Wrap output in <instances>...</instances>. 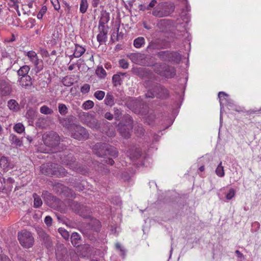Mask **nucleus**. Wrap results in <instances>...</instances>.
Returning <instances> with one entry per match:
<instances>
[{"label":"nucleus","instance_id":"nucleus-1","mask_svg":"<svg viewBox=\"0 0 261 261\" xmlns=\"http://www.w3.org/2000/svg\"><path fill=\"white\" fill-rule=\"evenodd\" d=\"M41 171L43 174L47 175L64 176L66 174L65 169L62 167L57 164L50 163L42 165L41 167Z\"/></svg>","mask_w":261,"mask_h":261},{"label":"nucleus","instance_id":"nucleus-2","mask_svg":"<svg viewBox=\"0 0 261 261\" xmlns=\"http://www.w3.org/2000/svg\"><path fill=\"white\" fill-rule=\"evenodd\" d=\"M93 149L95 153L98 156H103L107 155L116 156L118 154V151L116 149L111 147L107 144L97 143L94 145Z\"/></svg>","mask_w":261,"mask_h":261},{"label":"nucleus","instance_id":"nucleus-3","mask_svg":"<svg viewBox=\"0 0 261 261\" xmlns=\"http://www.w3.org/2000/svg\"><path fill=\"white\" fill-rule=\"evenodd\" d=\"M18 240L24 248L32 247L34 243V239L32 233L27 230H22L18 233Z\"/></svg>","mask_w":261,"mask_h":261},{"label":"nucleus","instance_id":"nucleus-4","mask_svg":"<svg viewBox=\"0 0 261 261\" xmlns=\"http://www.w3.org/2000/svg\"><path fill=\"white\" fill-rule=\"evenodd\" d=\"M24 55L27 56L29 61L34 65V70L37 73L43 69V62L39 59L37 53L33 50L24 51Z\"/></svg>","mask_w":261,"mask_h":261},{"label":"nucleus","instance_id":"nucleus-5","mask_svg":"<svg viewBox=\"0 0 261 261\" xmlns=\"http://www.w3.org/2000/svg\"><path fill=\"white\" fill-rule=\"evenodd\" d=\"M71 129V136L76 140H86L89 137V133L86 129L80 125H72Z\"/></svg>","mask_w":261,"mask_h":261},{"label":"nucleus","instance_id":"nucleus-6","mask_svg":"<svg viewBox=\"0 0 261 261\" xmlns=\"http://www.w3.org/2000/svg\"><path fill=\"white\" fill-rule=\"evenodd\" d=\"M43 140L44 144L49 147L58 145L60 142L59 135L54 132H51L43 135Z\"/></svg>","mask_w":261,"mask_h":261},{"label":"nucleus","instance_id":"nucleus-7","mask_svg":"<svg viewBox=\"0 0 261 261\" xmlns=\"http://www.w3.org/2000/svg\"><path fill=\"white\" fill-rule=\"evenodd\" d=\"M172 11L168 10L167 6L161 3L154 8L152 14L155 17L161 18L169 16Z\"/></svg>","mask_w":261,"mask_h":261},{"label":"nucleus","instance_id":"nucleus-8","mask_svg":"<svg viewBox=\"0 0 261 261\" xmlns=\"http://www.w3.org/2000/svg\"><path fill=\"white\" fill-rule=\"evenodd\" d=\"M133 128L132 121L129 119L127 124L120 123L119 124V132L124 138H128L130 136V130Z\"/></svg>","mask_w":261,"mask_h":261},{"label":"nucleus","instance_id":"nucleus-9","mask_svg":"<svg viewBox=\"0 0 261 261\" xmlns=\"http://www.w3.org/2000/svg\"><path fill=\"white\" fill-rule=\"evenodd\" d=\"M129 59L134 63L142 65L145 64L146 55L141 53H132L127 55Z\"/></svg>","mask_w":261,"mask_h":261},{"label":"nucleus","instance_id":"nucleus-10","mask_svg":"<svg viewBox=\"0 0 261 261\" xmlns=\"http://www.w3.org/2000/svg\"><path fill=\"white\" fill-rule=\"evenodd\" d=\"M0 166L5 171H8L14 167V164L11 162L5 156H2L0 159Z\"/></svg>","mask_w":261,"mask_h":261},{"label":"nucleus","instance_id":"nucleus-11","mask_svg":"<svg viewBox=\"0 0 261 261\" xmlns=\"http://www.w3.org/2000/svg\"><path fill=\"white\" fill-rule=\"evenodd\" d=\"M110 20L109 13L106 10H102L100 13V18L99 21V27L104 28L105 24L108 22Z\"/></svg>","mask_w":261,"mask_h":261},{"label":"nucleus","instance_id":"nucleus-12","mask_svg":"<svg viewBox=\"0 0 261 261\" xmlns=\"http://www.w3.org/2000/svg\"><path fill=\"white\" fill-rule=\"evenodd\" d=\"M21 86L28 87L31 86L32 84V78L30 75L21 76L18 80Z\"/></svg>","mask_w":261,"mask_h":261},{"label":"nucleus","instance_id":"nucleus-13","mask_svg":"<svg viewBox=\"0 0 261 261\" xmlns=\"http://www.w3.org/2000/svg\"><path fill=\"white\" fill-rule=\"evenodd\" d=\"M155 89H156V90L158 91H159V90L163 91L164 93L166 94V95L162 96V95L160 94L159 93H158L156 91H153V92H152L151 91H149L146 94V96L147 97H149V98H153L155 96L158 97H166L168 95L167 91L166 90V89H162L161 88H159V87H156Z\"/></svg>","mask_w":261,"mask_h":261},{"label":"nucleus","instance_id":"nucleus-14","mask_svg":"<svg viewBox=\"0 0 261 261\" xmlns=\"http://www.w3.org/2000/svg\"><path fill=\"white\" fill-rule=\"evenodd\" d=\"M85 51V48L82 46L75 44L74 53L71 57L73 56L75 58H79L83 55Z\"/></svg>","mask_w":261,"mask_h":261},{"label":"nucleus","instance_id":"nucleus-15","mask_svg":"<svg viewBox=\"0 0 261 261\" xmlns=\"http://www.w3.org/2000/svg\"><path fill=\"white\" fill-rule=\"evenodd\" d=\"M107 39V32L105 30L104 28H102L99 33L97 36V41L100 44L105 42Z\"/></svg>","mask_w":261,"mask_h":261},{"label":"nucleus","instance_id":"nucleus-16","mask_svg":"<svg viewBox=\"0 0 261 261\" xmlns=\"http://www.w3.org/2000/svg\"><path fill=\"white\" fill-rule=\"evenodd\" d=\"M30 70V67L29 65H23L17 71V74L19 76H24L29 75L28 74Z\"/></svg>","mask_w":261,"mask_h":261},{"label":"nucleus","instance_id":"nucleus-17","mask_svg":"<svg viewBox=\"0 0 261 261\" xmlns=\"http://www.w3.org/2000/svg\"><path fill=\"white\" fill-rule=\"evenodd\" d=\"M145 39L143 37H139L134 41V46L137 48H140L145 44Z\"/></svg>","mask_w":261,"mask_h":261},{"label":"nucleus","instance_id":"nucleus-18","mask_svg":"<svg viewBox=\"0 0 261 261\" xmlns=\"http://www.w3.org/2000/svg\"><path fill=\"white\" fill-rule=\"evenodd\" d=\"M11 88L10 85L4 84L1 87V94L4 96L9 95L11 92Z\"/></svg>","mask_w":261,"mask_h":261},{"label":"nucleus","instance_id":"nucleus-19","mask_svg":"<svg viewBox=\"0 0 261 261\" xmlns=\"http://www.w3.org/2000/svg\"><path fill=\"white\" fill-rule=\"evenodd\" d=\"M9 108L14 111H17L19 109L18 103L15 100L11 99L8 102Z\"/></svg>","mask_w":261,"mask_h":261},{"label":"nucleus","instance_id":"nucleus-20","mask_svg":"<svg viewBox=\"0 0 261 261\" xmlns=\"http://www.w3.org/2000/svg\"><path fill=\"white\" fill-rule=\"evenodd\" d=\"M37 112L35 110L30 108L27 111L25 117L30 120H33L37 116Z\"/></svg>","mask_w":261,"mask_h":261},{"label":"nucleus","instance_id":"nucleus-21","mask_svg":"<svg viewBox=\"0 0 261 261\" xmlns=\"http://www.w3.org/2000/svg\"><path fill=\"white\" fill-rule=\"evenodd\" d=\"M168 56L171 61L176 63H178L181 59L179 54L176 52L170 53L168 54Z\"/></svg>","mask_w":261,"mask_h":261},{"label":"nucleus","instance_id":"nucleus-22","mask_svg":"<svg viewBox=\"0 0 261 261\" xmlns=\"http://www.w3.org/2000/svg\"><path fill=\"white\" fill-rule=\"evenodd\" d=\"M34 206L35 207H39L42 204V201L41 198L36 193L33 194Z\"/></svg>","mask_w":261,"mask_h":261},{"label":"nucleus","instance_id":"nucleus-23","mask_svg":"<svg viewBox=\"0 0 261 261\" xmlns=\"http://www.w3.org/2000/svg\"><path fill=\"white\" fill-rule=\"evenodd\" d=\"M37 233L41 239L44 241H48L49 236L42 228H38L37 229Z\"/></svg>","mask_w":261,"mask_h":261},{"label":"nucleus","instance_id":"nucleus-24","mask_svg":"<svg viewBox=\"0 0 261 261\" xmlns=\"http://www.w3.org/2000/svg\"><path fill=\"white\" fill-rule=\"evenodd\" d=\"M80 240V237L78 233L77 232H73L72 233L71 237V241L72 244L74 246L79 245V241Z\"/></svg>","mask_w":261,"mask_h":261},{"label":"nucleus","instance_id":"nucleus-25","mask_svg":"<svg viewBox=\"0 0 261 261\" xmlns=\"http://www.w3.org/2000/svg\"><path fill=\"white\" fill-rule=\"evenodd\" d=\"M40 111L42 114L45 115H50L53 113V110L45 105L40 108Z\"/></svg>","mask_w":261,"mask_h":261},{"label":"nucleus","instance_id":"nucleus-26","mask_svg":"<svg viewBox=\"0 0 261 261\" xmlns=\"http://www.w3.org/2000/svg\"><path fill=\"white\" fill-rule=\"evenodd\" d=\"M58 109L61 115H65L68 113V109L65 104L59 103L58 105Z\"/></svg>","mask_w":261,"mask_h":261},{"label":"nucleus","instance_id":"nucleus-27","mask_svg":"<svg viewBox=\"0 0 261 261\" xmlns=\"http://www.w3.org/2000/svg\"><path fill=\"white\" fill-rule=\"evenodd\" d=\"M215 172L216 174L220 177H222L224 176V168L222 166V162H220V163L219 164L216 169Z\"/></svg>","mask_w":261,"mask_h":261},{"label":"nucleus","instance_id":"nucleus-28","mask_svg":"<svg viewBox=\"0 0 261 261\" xmlns=\"http://www.w3.org/2000/svg\"><path fill=\"white\" fill-rule=\"evenodd\" d=\"M88 8L87 0H81L80 10L82 13H85Z\"/></svg>","mask_w":261,"mask_h":261},{"label":"nucleus","instance_id":"nucleus-29","mask_svg":"<svg viewBox=\"0 0 261 261\" xmlns=\"http://www.w3.org/2000/svg\"><path fill=\"white\" fill-rule=\"evenodd\" d=\"M14 129L16 132L21 134L24 130V127L22 123H18L14 126Z\"/></svg>","mask_w":261,"mask_h":261},{"label":"nucleus","instance_id":"nucleus-30","mask_svg":"<svg viewBox=\"0 0 261 261\" xmlns=\"http://www.w3.org/2000/svg\"><path fill=\"white\" fill-rule=\"evenodd\" d=\"M105 103L107 105L112 106L114 103V99L113 96L107 94L105 99Z\"/></svg>","mask_w":261,"mask_h":261},{"label":"nucleus","instance_id":"nucleus-31","mask_svg":"<svg viewBox=\"0 0 261 261\" xmlns=\"http://www.w3.org/2000/svg\"><path fill=\"white\" fill-rule=\"evenodd\" d=\"M94 106V102L91 100H87L83 105V108L85 110H89L92 108Z\"/></svg>","mask_w":261,"mask_h":261},{"label":"nucleus","instance_id":"nucleus-32","mask_svg":"<svg viewBox=\"0 0 261 261\" xmlns=\"http://www.w3.org/2000/svg\"><path fill=\"white\" fill-rule=\"evenodd\" d=\"M71 208L75 212L77 213H81L80 212V207L81 205L76 202L73 201L71 202L70 204ZM82 215L81 214H80Z\"/></svg>","mask_w":261,"mask_h":261},{"label":"nucleus","instance_id":"nucleus-33","mask_svg":"<svg viewBox=\"0 0 261 261\" xmlns=\"http://www.w3.org/2000/svg\"><path fill=\"white\" fill-rule=\"evenodd\" d=\"M94 96L98 100H102L105 95V93L103 91H97L94 93Z\"/></svg>","mask_w":261,"mask_h":261},{"label":"nucleus","instance_id":"nucleus-34","mask_svg":"<svg viewBox=\"0 0 261 261\" xmlns=\"http://www.w3.org/2000/svg\"><path fill=\"white\" fill-rule=\"evenodd\" d=\"M112 81L115 86L120 85L121 77L118 74H114L113 76Z\"/></svg>","mask_w":261,"mask_h":261},{"label":"nucleus","instance_id":"nucleus-35","mask_svg":"<svg viewBox=\"0 0 261 261\" xmlns=\"http://www.w3.org/2000/svg\"><path fill=\"white\" fill-rule=\"evenodd\" d=\"M115 247L116 249L120 251L121 255L123 256L125 255V250L119 243H117L115 244Z\"/></svg>","mask_w":261,"mask_h":261},{"label":"nucleus","instance_id":"nucleus-36","mask_svg":"<svg viewBox=\"0 0 261 261\" xmlns=\"http://www.w3.org/2000/svg\"><path fill=\"white\" fill-rule=\"evenodd\" d=\"M235 190L231 188L229 189L228 193L226 194V198L228 200H230L235 196Z\"/></svg>","mask_w":261,"mask_h":261},{"label":"nucleus","instance_id":"nucleus-37","mask_svg":"<svg viewBox=\"0 0 261 261\" xmlns=\"http://www.w3.org/2000/svg\"><path fill=\"white\" fill-rule=\"evenodd\" d=\"M46 7L45 6H43L37 14V18L38 19H41L43 17L44 14L46 13Z\"/></svg>","mask_w":261,"mask_h":261},{"label":"nucleus","instance_id":"nucleus-38","mask_svg":"<svg viewBox=\"0 0 261 261\" xmlns=\"http://www.w3.org/2000/svg\"><path fill=\"white\" fill-rule=\"evenodd\" d=\"M96 73L98 76L101 77H102L106 75V72L102 68H98L96 70Z\"/></svg>","mask_w":261,"mask_h":261},{"label":"nucleus","instance_id":"nucleus-39","mask_svg":"<svg viewBox=\"0 0 261 261\" xmlns=\"http://www.w3.org/2000/svg\"><path fill=\"white\" fill-rule=\"evenodd\" d=\"M11 141L13 143H14L15 144L19 146H21L22 144V142L20 140V139L15 136H13L12 137Z\"/></svg>","mask_w":261,"mask_h":261},{"label":"nucleus","instance_id":"nucleus-40","mask_svg":"<svg viewBox=\"0 0 261 261\" xmlns=\"http://www.w3.org/2000/svg\"><path fill=\"white\" fill-rule=\"evenodd\" d=\"M119 65L123 69H127L128 67V63L124 59H121L119 62Z\"/></svg>","mask_w":261,"mask_h":261},{"label":"nucleus","instance_id":"nucleus-41","mask_svg":"<svg viewBox=\"0 0 261 261\" xmlns=\"http://www.w3.org/2000/svg\"><path fill=\"white\" fill-rule=\"evenodd\" d=\"M59 232L64 239H68L69 234L68 232L65 229L60 228L59 229Z\"/></svg>","mask_w":261,"mask_h":261},{"label":"nucleus","instance_id":"nucleus-42","mask_svg":"<svg viewBox=\"0 0 261 261\" xmlns=\"http://www.w3.org/2000/svg\"><path fill=\"white\" fill-rule=\"evenodd\" d=\"M87 125L91 128H96L97 127V120L94 119H92L88 123Z\"/></svg>","mask_w":261,"mask_h":261},{"label":"nucleus","instance_id":"nucleus-43","mask_svg":"<svg viewBox=\"0 0 261 261\" xmlns=\"http://www.w3.org/2000/svg\"><path fill=\"white\" fill-rule=\"evenodd\" d=\"M8 5L11 7H14L15 8L18 7V0H8Z\"/></svg>","mask_w":261,"mask_h":261},{"label":"nucleus","instance_id":"nucleus-44","mask_svg":"<svg viewBox=\"0 0 261 261\" xmlns=\"http://www.w3.org/2000/svg\"><path fill=\"white\" fill-rule=\"evenodd\" d=\"M90 89V87L88 84H85L81 87V92L83 93H88Z\"/></svg>","mask_w":261,"mask_h":261},{"label":"nucleus","instance_id":"nucleus-45","mask_svg":"<svg viewBox=\"0 0 261 261\" xmlns=\"http://www.w3.org/2000/svg\"><path fill=\"white\" fill-rule=\"evenodd\" d=\"M53 219L51 217L47 216L44 219V222L47 226H50L52 224Z\"/></svg>","mask_w":261,"mask_h":261},{"label":"nucleus","instance_id":"nucleus-46","mask_svg":"<svg viewBox=\"0 0 261 261\" xmlns=\"http://www.w3.org/2000/svg\"><path fill=\"white\" fill-rule=\"evenodd\" d=\"M51 2L54 5V8L56 10H58L59 9H60V6L58 2V0H51Z\"/></svg>","mask_w":261,"mask_h":261},{"label":"nucleus","instance_id":"nucleus-47","mask_svg":"<svg viewBox=\"0 0 261 261\" xmlns=\"http://www.w3.org/2000/svg\"><path fill=\"white\" fill-rule=\"evenodd\" d=\"M114 115L115 116V119L116 120H119L120 116L121 115V112L120 111V110L114 108Z\"/></svg>","mask_w":261,"mask_h":261},{"label":"nucleus","instance_id":"nucleus-48","mask_svg":"<svg viewBox=\"0 0 261 261\" xmlns=\"http://www.w3.org/2000/svg\"><path fill=\"white\" fill-rule=\"evenodd\" d=\"M157 3L156 0H152L149 5L147 6L146 9L147 10H150L151 8H153Z\"/></svg>","mask_w":261,"mask_h":261},{"label":"nucleus","instance_id":"nucleus-49","mask_svg":"<svg viewBox=\"0 0 261 261\" xmlns=\"http://www.w3.org/2000/svg\"><path fill=\"white\" fill-rule=\"evenodd\" d=\"M223 96H228V95L224 92H220L218 93V97L220 99V105H221V103H222V97Z\"/></svg>","mask_w":261,"mask_h":261},{"label":"nucleus","instance_id":"nucleus-50","mask_svg":"<svg viewBox=\"0 0 261 261\" xmlns=\"http://www.w3.org/2000/svg\"><path fill=\"white\" fill-rule=\"evenodd\" d=\"M0 261H11L8 256L4 254L0 255Z\"/></svg>","mask_w":261,"mask_h":261},{"label":"nucleus","instance_id":"nucleus-51","mask_svg":"<svg viewBox=\"0 0 261 261\" xmlns=\"http://www.w3.org/2000/svg\"><path fill=\"white\" fill-rule=\"evenodd\" d=\"M105 117L109 120H111L113 118V115L110 112H107L105 115Z\"/></svg>","mask_w":261,"mask_h":261},{"label":"nucleus","instance_id":"nucleus-52","mask_svg":"<svg viewBox=\"0 0 261 261\" xmlns=\"http://www.w3.org/2000/svg\"><path fill=\"white\" fill-rule=\"evenodd\" d=\"M99 0H93L92 6L93 7H97L99 4Z\"/></svg>","mask_w":261,"mask_h":261},{"label":"nucleus","instance_id":"nucleus-53","mask_svg":"<svg viewBox=\"0 0 261 261\" xmlns=\"http://www.w3.org/2000/svg\"><path fill=\"white\" fill-rule=\"evenodd\" d=\"M62 162L63 163V164L67 165V166H69V167L70 168H71L73 167L72 165L74 164V162L71 163L67 162L66 161H62Z\"/></svg>","mask_w":261,"mask_h":261},{"label":"nucleus","instance_id":"nucleus-54","mask_svg":"<svg viewBox=\"0 0 261 261\" xmlns=\"http://www.w3.org/2000/svg\"><path fill=\"white\" fill-rule=\"evenodd\" d=\"M106 162L111 165H112L114 163V161L112 159H108L106 160Z\"/></svg>","mask_w":261,"mask_h":261},{"label":"nucleus","instance_id":"nucleus-55","mask_svg":"<svg viewBox=\"0 0 261 261\" xmlns=\"http://www.w3.org/2000/svg\"><path fill=\"white\" fill-rule=\"evenodd\" d=\"M236 253L237 254V256L239 258H241L243 257V254L238 250L236 251Z\"/></svg>","mask_w":261,"mask_h":261},{"label":"nucleus","instance_id":"nucleus-56","mask_svg":"<svg viewBox=\"0 0 261 261\" xmlns=\"http://www.w3.org/2000/svg\"><path fill=\"white\" fill-rule=\"evenodd\" d=\"M143 27H144V28H145L147 30H149L151 28L150 27H149L147 25V24L146 22H143Z\"/></svg>","mask_w":261,"mask_h":261},{"label":"nucleus","instance_id":"nucleus-57","mask_svg":"<svg viewBox=\"0 0 261 261\" xmlns=\"http://www.w3.org/2000/svg\"><path fill=\"white\" fill-rule=\"evenodd\" d=\"M74 66H74V64H71V65H69V66L68 67V69H69V70H70V71H71V70H72L74 69Z\"/></svg>","mask_w":261,"mask_h":261},{"label":"nucleus","instance_id":"nucleus-58","mask_svg":"<svg viewBox=\"0 0 261 261\" xmlns=\"http://www.w3.org/2000/svg\"><path fill=\"white\" fill-rule=\"evenodd\" d=\"M3 189H4L3 184L2 181H1V180L0 179V191L1 190H3Z\"/></svg>","mask_w":261,"mask_h":261},{"label":"nucleus","instance_id":"nucleus-59","mask_svg":"<svg viewBox=\"0 0 261 261\" xmlns=\"http://www.w3.org/2000/svg\"><path fill=\"white\" fill-rule=\"evenodd\" d=\"M75 189H76V190H79V191L83 190V189L81 187H78V186H76L75 187Z\"/></svg>","mask_w":261,"mask_h":261},{"label":"nucleus","instance_id":"nucleus-60","mask_svg":"<svg viewBox=\"0 0 261 261\" xmlns=\"http://www.w3.org/2000/svg\"><path fill=\"white\" fill-rule=\"evenodd\" d=\"M204 170V166H201L200 168H199V170L200 171H203V170Z\"/></svg>","mask_w":261,"mask_h":261},{"label":"nucleus","instance_id":"nucleus-61","mask_svg":"<svg viewBox=\"0 0 261 261\" xmlns=\"http://www.w3.org/2000/svg\"><path fill=\"white\" fill-rule=\"evenodd\" d=\"M41 52H42V54H48L47 51L46 50H45V49L42 50L41 51Z\"/></svg>","mask_w":261,"mask_h":261},{"label":"nucleus","instance_id":"nucleus-62","mask_svg":"<svg viewBox=\"0 0 261 261\" xmlns=\"http://www.w3.org/2000/svg\"><path fill=\"white\" fill-rule=\"evenodd\" d=\"M172 70H173V71H172V72L171 73L172 74L170 75V77H172V76H174L175 74V73L174 72V69H172Z\"/></svg>","mask_w":261,"mask_h":261},{"label":"nucleus","instance_id":"nucleus-63","mask_svg":"<svg viewBox=\"0 0 261 261\" xmlns=\"http://www.w3.org/2000/svg\"><path fill=\"white\" fill-rule=\"evenodd\" d=\"M27 139L29 140V141L30 142H31L32 141L31 138V137H27Z\"/></svg>","mask_w":261,"mask_h":261},{"label":"nucleus","instance_id":"nucleus-64","mask_svg":"<svg viewBox=\"0 0 261 261\" xmlns=\"http://www.w3.org/2000/svg\"><path fill=\"white\" fill-rule=\"evenodd\" d=\"M2 130H3V128L1 126V125H0V134H1Z\"/></svg>","mask_w":261,"mask_h":261}]
</instances>
